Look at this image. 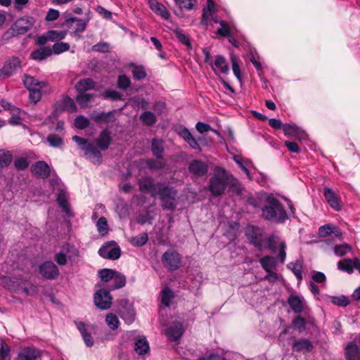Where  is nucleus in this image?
Returning a JSON list of instances; mask_svg holds the SVG:
<instances>
[{
	"label": "nucleus",
	"instance_id": "obj_25",
	"mask_svg": "<svg viewBox=\"0 0 360 360\" xmlns=\"http://www.w3.org/2000/svg\"><path fill=\"white\" fill-rule=\"evenodd\" d=\"M345 354L347 360H359L360 359V350L355 341L348 343L345 347Z\"/></svg>",
	"mask_w": 360,
	"mask_h": 360
},
{
	"label": "nucleus",
	"instance_id": "obj_57",
	"mask_svg": "<svg viewBox=\"0 0 360 360\" xmlns=\"http://www.w3.org/2000/svg\"><path fill=\"white\" fill-rule=\"evenodd\" d=\"M131 85L130 79L125 75H120L117 78V86L122 89H127Z\"/></svg>",
	"mask_w": 360,
	"mask_h": 360
},
{
	"label": "nucleus",
	"instance_id": "obj_13",
	"mask_svg": "<svg viewBox=\"0 0 360 360\" xmlns=\"http://www.w3.org/2000/svg\"><path fill=\"white\" fill-rule=\"evenodd\" d=\"M98 255L104 259L115 260L120 258L121 255V250L120 248L117 245L112 246V244L107 243L103 245L98 250Z\"/></svg>",
	"mask_w": 360,
	"mask_h": 360
},
{
	"label": "nucleus",
	"instance_id": "obj_60",
	"mask_svg": "<svg viewBox=\"0 0 360 360\" xmlns=\"http://www.w3.org/2000/svg\"><path fill=\"white\" fill-rule=\"evenodd\" d=\"M96 226H97L98 231L101 234L104 235V234L107 233V231L108 229V226L107 220L105 217H102L98 220Z\"/></svg>",
	"mask_w": 360,
	"mask_h": 360
},
{
	"label": "nucleus",
	"instance_id": "obj_41",
	"mask_svg": "<svg viewBox=\"0 0 360 360\" xmlns=\"http://www.w3.org/2000/svg\"><path fill=\"white\" fill-rule=\"evenodd\" d=\"M161 302L165 307H169L174 298L173 291L166 287L161 290Z\"/></svg>",
	"mask_w": 360,
	"mask_h": 360
},
{
	"label": "nucleus",
	"instance_id": "obj_15",
	"mask_svg": "<svg viewBox=\"0 0 360 360\" xmlns=\"http://www.w3.org/2000/svg\"><path fill=\"white\" fill-rule=\"evenodd\" d=\"M184 328L181 323L176 321L167 328L165 334L167 338L173 342L178 341L184 334Z\"/></svg>",
	"mask_w": 360,
	"mask_h": 360
},
{
	"label": "nucleus",
	"instance_id": "obj_56",
	"mask_svg": "<svg viewBox=\"0 0 360 360\" xmlns=\"http://www.w3.org/2000/svg\"><path fill=\"white\" fill-rule=\"evenodd\" d=\"M333 304L340 307H347L349 304V300L345 295L333 296L331 297Z\"/></svg>",
	"mask_w": 360,
	"mask_h": 360
},
{
	"label": "nucleus",
	"instance_id": "obj_43",
	"mask_svg": "<svg viewBox=\"0 0 360 360\" xmlns=\"http://www.w3.org/2000/svg\"><path fill=\"white\" fill-rule=\"evenodd\" d=\"M22 287L20 288V291L24 292L27 295H34L37 293L38 289L37 287L27 281V280L22 279Z\"/></svg>",
	"mask_w": 360,
	"mask_h": 360
},
{
	"label": "nucleus",
	"instance_id": "obj_29",
	"mask_svg": "<svg viewBox=\"0 0 360 360\" xmlns=\"http://www.w3.org/2000/svg\"><path fill=\"white\" fill-rule=\"evenodd\" d=\"M70 249H75L73 245L67 244L62 247L60 252L56 253L54 256V260L60 266H64L67 263V253Z\"/></svg>",
	"mask_w": 360,
	"mask_h": 360
},
{
	"label": "nucleus",
	"instance_id": "obj_16",
	"mask_svg": "<svg viewBox=\"0 0 360 360\" xmlns=\"http://www.w3.org/2000/svg\"><path fill=\"white\" fill-rule=\"evenodd\" d=\"M245 234L250 241L258 250L262 249L261 230L255 226H251L246 230Z\"/></svg>",
	"mask_w": 360,
	"mask_h": 360
},
{
	"label": "nucleus",
	"instance_id": "obj_22",
	"mask_svg": "<svg viewBox=\"0 0 360 360\" xmlns=\"http://www.w3.org/2000/svg\"><path fill=\"white\" fill-rule=\"evenodd\" d=\"M208 167L201 160H195L191 162L188 170L191 173L198 176H202L207 172Z\"/></svg>",
	"mask_w": 360,
	"mask_h": 360
},
{
	"label": "nucleus",
	"instance_id": "obj_30",
	"mask_svg": "<svg viewBox=\"0 0 360 360\" xmlns=\"http://www.w3.org/2000/svg\"><path fill=\"white\" fill-rule=\"evenodd\" d=\"M95 82L90 78L80 79L75 85L78 94L85 93L86 91L94 89Z\"/></svg>",
	"mask_w": 360,
	"mask_h": 360
},
{
	"label": "nucleus",
	"instance_id": "obj_4",
	"mask_svg": "<svg viewBox=\"0 0 360 360\" xmlns=\"http://www.w3.org/2000/svg\"><path fill=\"white\" fill-rule=\"evenodd\" d=\"M72 140L77 143L79 148L84 151V156L92 163L100 165L103 162V155L99 148L87 139L78 136H74Z\"/></svg>",
	"mask_w": 360,
	"mask_h": 360
},
{
	"label": "nucleus",
	"instance_id": "obj_33",
	"mask_svg": "<svg viewBox=\"0 0 360 360\" xmlns=\"http://www.w3.org/2000/svg\"><path fill=\"white\" fill-rule=\"evenodd\" d=\"M112 281V285L109 286V291L122 288L125 286L127 283L126 276L119 271H116V274H115V276Z\"/></svg>",
	"mask_w": 360,
	"mask_h": 360
},
{
	"label": "nucleus",
	"instance_id": "obj_7",
	"mask_svg": "<svg viewBox=\"0 0 360 360\" xmlns=\"http://www.w3.org/2000/svg\"><path fill=\"white\" fill-rule=\"evenodd\" d=\"M266 247L274 253L276 252L278 248L279 252L277 257L281 263H284L286 257V245L284 241L281 240L278 237L271 235L266 239Z\"/></svg>",
	"mask_w": 360,
	"mask_h": 360
},
{
	"label": "nucleus",
	"instance_id": "obj_8",
	"mask_svg": "<svg viewBox=\"0 0 360 360\" xmlns=\"http://www.w3.org/2000/svg\"><path fill=\"white\" fill-rule=\"evenodd\" d=\"M164 266L171 271L179 269L181 263L180 255L174 250H167L162 256Z\"/></svg>",
	"mask_w": 360,
	"mask_h": 360
},
{
	"label": "nucleus",
	"instance_id": "obj_38",
	"mask_svg": "<svg viewBox=\"0 0 360 360\" xmlns=\"http://www.w3.org/2000/svg\"><path fill=\"white\" fill-rule=\"evenodd\" d=\"M259 263L266 271H270L276 266V259L272 256H265L259 259Z\"/></svg>",
	"mask_w": 360,
	"mask_h": 360
},
{
	"label": "nucleus",
	"instance_id": "obj_36",
	"mask_svg": "<svg viewBox=\"0 0 360 360\" xmlns=\"http://www.w3.org/2000/svg\"><path fill=\"white\" fill-rule=\"evenodd\" d=\"M57 202L62 208L63 212H64L68 215H72L70 207L68 195L64 191H61L58 193L57 197Z\"/></svg>",
	"mask_w": 360,
	"mask_h": 360
},
{
	"label": "nucleus",
	"instance_id": "obj_14",
	"mask_svg": "<svg viewBox=\"0 0 360 360\" xmlns=\"http://www.w3.org/2000/svg\"><path fill=\"white\" fill-rule=\"evenodd\" d=\"M22 279L18 277L4 276L0 277V285L10 291L19 292Z\"/></svg>",
	"mask_w": 360,
	"mask_h": 360
},
{
	"label": "nucleus",
	"instance_id": "obj_39",
	"mask_svg": "<svg viewBox=\"0 0 360 360\" xmlns=\"http://www.w3.org/2000/svg\"><path fill=\"white\" fill-rule=\"evenodd\" d=\"M73 22H77L75 33H77V32H82L85 30L88 21L87 20L86 21L82 19H79L76 17H71L66 20V25H69Z\"/></svg>",
	"mask_w": 360,
	"mask_h": 360
},
{
	"label": "nucleus",
	"instance_id": "obj_3",
	"mask_svg": "<svg viewBox=\"0 0 360 360\" xmlns=\"http://www.w3.org/2000/svg\"><path fill=\"white\" fill-rule=\"evenodd\" d=\"M157 196L159 197L161 206L164 210H173L176 205L177 191L164 182H158Z\"/></svg>",
	"mask_w": 360,
	"mask_h": 360
},
{
	"label": "nucleus",
	"instance_id": "obj_51",
	"mask_svg": "<svg viewBox=\"0 0 360 360\" xmlns=\"http://www.w3.org/2000/svg\"><path fill=\"white\" fill-rule=\"evenodd\" d=\"M66 31L49 30L48 31V39L51 41H59L65 37Z\"/></svg>",
	"mask_w": 360,
	"mask_h": 360
},
{
	"label": "nucleus",
	"instance_id": "obj_35",
	"mask_svg": "<svg viewBox=\"0 0 360 360\" xmlns=\"http://www.w3.org/2000/svg\"><path fill=\"white\" fill-rule=\"evenodd\" d=\"M23 83L25 86L29 90L37 88H44L46 85L44 82H39L34 77L27 75H25L24 76Z\"/></svg>",
	"mask_w": 360,
	"mask_h": 360
},
{
	"label": "nucleus",
	"instance_id": "obj_46",
	"mask_svg": "<svg viewBox=\"0 0 360 360\" xmlns=\"http://www.w3.org/2000/svg\"><path fill=\"white\" fill-rule=\"evenodd\" d=\"M46 141L53 148H60L63 144V139L55 134H49L46 138Z\"/></svg>",
	"mask_w": 360,
	"mask_h": 360
},
{
	"label": "nucleus",
	"instance_id": "obj_9",
	"mask_svg": "<svg viewBox=\"0 0 360 360\" xmlns=\"http://www.w3.org/2000/svg\"><path fill=\"white\" fill-rule=\"evenodd\" d=\"M94 300L95 305L98 309L105 310L110 308L112 297L108 290L100 289L95 292Z\"/></svg>",
	"mask_w": 360,
	"mask_h": 360
},
{
	"label": "nucleus",
	"instance_id": "obj_11",
	"mask_svg": "<svg viewBox=\"0 0 360 360\" xmlns=\"http://www.w3.org/2000/svg\"><path fill=\"white\" fill-rule=\"evenodd\" d=\"M39 272L42 277L48 280H54L60 274L57 266L51 261H46L39 266Z\"/></svg>",
	"mask_w": 360,
	"mask_h": 360
},
{
	"label": "nucleus",
	"instance_id": "obj_24",
	"mask_svg": "<svg viewBox=\"0 0 360 360\" xmlns=\"http://www.w3.org/2000/svg\"><path fill=\"white\" fill-rule=\"evenodd\" d=\"M213 71L218 74L217 69H218L221 73L226 75L229 72V67L225 58L221 55L216 56L214 63H211Z\"/></svg>",
	"mask_w": 360,
	"mask_h": 360
},
{
	"label": "nucleus",
	"instance_id": "obj_49",
	"mask_svg": "<svg viewBox=\"0 0 360 360\" xmlns=\"http://www.w3.org/2000/svg\"><path fill=\"white\" fill-rule=\"evenodd\" d=\"M283 130L285 135L298 137L300 129L294 124H285L283 125Z\"/></svg>",
	"mask_w": 360,
	"mask_h": 360
},
{
	"label": "nucleus",
	"instance_id": "obj_31",
	"mask_svg": "<svg viewBox=\"0 0 360 360\" xmlns=\"http://www.w3.org/2000/svg\"><path fill=\"white\" fill-rule=\"evenodd\" d=\"M150 349L149 344L145 337L138 338L134 342V350L139 355H144L148 353Z\"/></svg>",
	"mask_w": 360,
	"mask_h": 360
},
{
	"label": "nucleus",
	"instance_id": "obj_28",
	"mask_svg": "<svg viewBox=\"0 0 360 360\" xmlns=\"http://www.w3.org/2000/svg\"><path fill=\"white\" fill-rule=\"evenodd\" d=\"M52 50L49 46H43L32 52L30 58L35 60H43L51 56Z\"/></svg>",
	"mask_w": 360,
	"mask_h": 360
},
{
	"label": "nucleus",
	"instance_id": "obj_40",
	"mask_svg": "<svg viewBox=\"0 0 360 360\" xmlns=\"http://www.w3.org/2000/svg\"><path fill=\"white\" fill-rule=\"evenodd\" d=\"M288 268L294 273L298 282L302 280V263L301 261L297 260L295 262H290L288 265Z\"/></svg>",
	"mask_w": 360,
	"mask_h": 360
},
{
	"label": "nucleus",
	"instance_id": "obj_64",
	"mask_svg": "<svg viewBox=\"0 0 360 360\" xmlns=\"http://www.w3.org/2000/svg\"><path fill=\"white\" fill-rule=\"evenodd\" d=\"M351 248L347 244H342L339 245H335L334 248L335 254L338 256L342 257L347 252L350 250Z\"/></svg>",
	"mask_w": 360,
	"mask_h": 360
},
{
	"label": "nucleus",
	"instance_id": "obj_63",
	"mask_svg": "<svg viewBox=\"0 0 360 360\" xmlns=\"http://www.w3.org/2000/svg\"><path fill=\"white\" fill-rule=\"evenodd\" d=\"M219 24L221 27L218 29L217 34L222 37H230L231 30L229 25L224 20H219Z\"/></svg>",
	"mask_w": 360,
	"mask_h": 360
},
{
	"label": "nucleus",
	"instance_id": "obj_2",
	"mask_svg": "<svg viewBox=\"0 0 360 360\" xmlns=\"http://www.w3.org/2000/svg\"><path fill=\"white\" fill-rule=\"evenodd\" d=\"M262 216L267 221L284 223L288 219V214L281 202L274 195H268L265 205L262 208Z\"/></svg>",
	"mask_w": 360,
	"mask_h": 360
},
{
	"label": "nucleus",
	"instance_id": "obj_61",
	"mask_svg": "<svg viewBox=\"0 0 360 360\" xmlns=\"http://www.w3.org/2000/svg\"><path fill=\"white\" fill-rule=\"evenodd\" d=\"M334 230H337V227L326 224L319 228V233L322 237L329 236L330 233H334Z\"/></svg>",
	"mask_w": 360,
	"mask_h": 360
},
{
	"label": "nucleus",
	"instance_id": "obj_1",
	"mask_svg": "<svg viewBox=\"0 0 360 360\" xmlns=\"http://www.w3.org/2000/svg\"><path fill=\"white\" fill-rule=\"evenodd\" d=\"M237 194L242 191L240 183L230 172L221 167H216L213 176L210 179L209 190L213 196L223 194L226 188Z\"/></svg>",
	"mask_w": 360,
	"mask_h": 360
},
{
	"label": "nucleus",
	"instance_id": "obj_20",
	"mask_svg": "<svg viewBox=\"0 0 360 360\" xmlns=\"http://www.w3.org/2000/svg\"><path fill=\"white\" fill-rule=\"evenodd\" d=\"M112 139L111 136V132L109 129H105L102 130L98 138L96 139V143L98 147L101 150H106L112 143Z\"/></svg>",
	"mask_w": 360,
	"mask_h": 360
},
{
	"label": "nucleus",
	"instance_id": "obj_47",
	"mask_svg": "<svg viewBox=\"0 0 360 360\" xmlns=\"http://www.w3.org/2000/svg\"><path fill=\"white\" fill-rule=\"evenodd\" d=\"M12 162V155L8 150H0V167H4Z\"/></svg>",
	"mask_w": 360,
	"mask_h": 360
},
{
	"label": "nucleus",
	"instance_id": "obj_54",
	"mask_svg": "<svg viewBox=\"0 0 360 360\" xmlns=\"http://www.w3.org/2000/svg\"><path fill=\"white\" fill-rule=\"evenodd\" d=\"M146 165L151 170H160L165 167V164L158 159H150L146 162Z\"/></svg>",
	"mask_w": 360,
	"mask_h": 360
},
{
	"label": "nucleus",
	"instance_id": "obj_12",
	"mask_svg": "<svg viewBox=\"0 0 360 360\" xmlns=\"http://www.w3.org/2000/svg\"><path fill=\"white\" fill-rule=\"evenodd\" d=\"M138 184L141 192L150 193L153 198L157 197L158 183H155L152 177H142L139 180Z\"/></svg>",
	"mask_w": 360,
	"mask_h": 360
},
{
	"label": "nucleus",
	"instance_id": "obj_59",
	"mask_svg": "<svg viewBox=\"0 0 360 360\" xmlns=\"http://www.w3.org/2000/svg\"><path fill=\"white\" fill-rule=\"evenodd\" d=\"M89 125V121L84 116H78L75 119V126L79 129H84Z\"/></svg>",
	"mask_w": 360,
	"mask_h": 360
},
{
	"label": "nucleus",
	"instance_id": "obj_34",
	"mask_svg": "<svg viewBox=\"0 0 360 360\" xmlns=\"http://www.w3.org/2000/svg\"><path fill=\"white\" fill-rule=\"evenodd\" d=\"M129 67L131 68V73L135 80L141 81L146 77L147 73L144 66L131 63Z\"/></svg>",
	"mask_w": 360,
	"mask_h": 360
},
{
	"label": "nucleus",
	"instance_id": "obj_27",
	"mask_svg": "<svg viewBox=\"0 0 360 360\" xmlns=\"http://www.w3.org/2000/svg\"><path fill=\"white\" fill-rule=\"evenodd\" d=\"M151 151L156 159H162L164 153V141L162 139H153L151 141Z\"/></svg>",
	"mask_w": 360,
	"mask_h": 360
},
{
	"label": "nucleus",
	"instance_id": "obj_55",
	"mask_svg": "<svg viewBox=\"0 0 360 360\" xmlns=\"http://www.w3.org/2000/svg\"><path fill=\"white\" fill-rule=\"evenodd\" d=\"M102 96L104 99H111L112 101L122 100V94L115 90H106L103 93Z\"/></svg>",
	"mask_w": 360,
	"mask_h": 360
},
{
	"label": "nucleus",
	"instance_id": "obj_26",
	"mask_svg": "<svg viewBox=\"0 0 360 360\" xmlns=\"http://www.w3.org/2000/svg\"><path fill=\"white\" fill-rule=\"evenodd\" d=\"M288 303L295 313L299 314L303 311V302L298 295H290L288 299Z\"/></svg>",
	"mask_w": 360,
	"mask_h": 360
},
{
	"label": "nucleus",
	"instance_id": "obj_18",
	"mask_svg": "<svg viewBox=\"0 0 360 360\" xmlns=\"http://www.w3.org/2000/svg\"><path fill=\"white\" fill-rule=\"evenodd\" d=\"M148 4L151 11L156 15L160 16L164 20H169L171 14L162 3L157 0H148Z\"/></svg>",
	"mask_w": 360,
	"mask_h": 360
},
{
	"label": "nucleus",
	"instance_id": "obj_6",
	"mask_svg": "<svg viewBox=\"0 0 360 360\" xmlns=\"http://www.w3.org/2000/svg\"><path fill=\"white\" fill-rule=\"evenodd\" d=\"M22 68V60L17 56L8 58L0 69V79L14 75Z\"/></svg>",
	"mask_w": 360,
	"mask_h": 360
},
{
	"label": "nucleus",
	"instance_id": "obj_52",
	"mask_svg": "<svg viewBox=\"0 0 360 360\" xmlns=\"http://www.w3.org/2000/svg\"><path fill=\"white\" fill-rule=\"evenodd\" d=\"M338 267L341 271L351 274L353 272L352 260L349 259H345L342 261H340L338 263Z\"/></svg>",
	"mask_w": 360,
	"mask_h": 360
},
{
	"label": "nucleus",
	"instance_id": "obj_17",
	"mask_svg": "<svg viewBox=\"0 0 360 360\" xmlns=\"http://www.w3.org/2000/svg\"><path fill=\"white\" fill-rule=\"evenodd\" d=\"M32 173L37 178L46 179L50 176V167L45 161H38L31 167Z\"/></svg>",
	"mask_w": 360,
	"mask_h": 360
},
{
	"label": "nucleus",
	"instance_id": "obj_37",
	"mask_svg": "<svg viewBox=\"0 0 360 360\" xmlns=\"http://www.w3.org/2000/svg\"><path fill=\"white\" fill-rule=\"evenodd\" d=\"M94 96V94L86 93L78 94L76 96V101L81 108H86L90 106Z\"/></svg>",
	"mask_w": 360,
	"mask_h": 360
},
{
	"label": "nucleus",
	"instance_id": "obj_32",
	"mask_svg": "<svg viewBox=\"0 0 360 360\" xmlns=\"http://www.w3.org/2000/svg\"><path fill=\"white\" fill-rule=\"evenodd\" d=\"M37 351L34 347H25L18 354L16 360H37Z\"/></svg>",
	"mask_w": 360,
	"mask_h": 360
},
{
	"label": "nucleus",
	"instance_id": "obj_21",
	"mask_svg": "<svg viewBox=\"0 0 360 360\" xmlns=\"http://www.w3.org/2000/svg\"><path fill=\"white\" fill-rule=\"evenodd\" d=\"M323 195L329 204V205L336 211H339L342 208L341 200L339 197L335 194L333 189L330 188H325L323 191Z\"/></svg>",
	"mask_w": 360,
	"mask_h": 360
},
{
	"label": "nucleus",
	"instance_id": "obj_45",
	"mask_svg": "<svg viewBox=\"0 0 360 360\" xmlns=\"http://www.w3.org/2000/svg\"><path fill=\"white\" fill-rule=\"evenodd\" d=\"M148 240V233L144 232L130 239V243L136 247H141L146 244Z\"/></svg>",
	"mask_w": 360,
	"mask_h": 360
},
{
	"label": "nucleus",
	"instance_id": "obj_23",
	"mask_svg": "<svg viewBox=\"0 0 360 360\" xmlns=\"http://www.w3.org/2000/svg\"><path fill=\"white\" fill-rule=\"evenodd\" d=\"M292 349L297 352H309L313 349L312 343L307 339L295 340L292 345Z\"/></svg>",
	"mask_w": 360,
	"mask_h": 360
},
{
	"label": "nucleus",
	"instance_id": "obj_10",
	"mask_svg": "<svg viewBox=\"0 0 360 360\" xmlns=\"http://www.w3.org/2000/svg\"><path fill=\"white\" fill-rule=\"evenodd\" d=\"M119 314L120 317L127 323L134 321L135 311L132 304L127 299H122L119 302Z\"/></svg>",
	"mask_w": 360,
	"mask_h": 360
},
{
	"label": "nucleus",
	"instance_id": "obj_62",
	"mask_svg": "<svg viewBox=\"0 0 360 360\" xmlns=\"http://www.w3.org/2000/svg\"><path fill=\"white\" fill-rule=\"evenodd\" d=\"M14 166L18 170H24L29 166V162L25 158H18L14 161Z\"/></svg>",
	"mask_w": 360,
	"mask_h": 360
},
{
	"label": "nucleus",
	"instance_id": "obj_53",
	"mask_svg": "<svg viewBox=\"0 0 360 360\" xmlns=\"http://www.w3.org/2000/svg\"><path fill=\"white\" fill-rule=\"evenodd\" d=\"M70 49V45L65 42H56L53 45L52 53L60 54Z\"/></svg>",
	"mask_w": 360,
	"mask_h": 360
},
{
	"label": "nucleus",
	"instance_id": "obj_42",
	"mask_svg": "<svg viewBox=\"0 0 360 360\" xmlns=\"http://www.w3.org/2000/svg\"><path fill=\"white\" fill-rule=\"evenodd\" d=\"M141 121L146 126H153L157 122L155 115L150 111H145L140 115Z\"/></svg>",
	"mask_w": 360,
	"mask_h": 360
},
{
	"label": "nucleus",
	"instance_id": "obj_44",
	"mask_svg": "<svg viewBox=\"0 0 360 360\" xmlns=\"http://www.w3.org/2000/svg\"><path fill=\"white\" fill-rule=\"evenodd\" d=\"M116 271H117L111 269H103L99 270L98 276L102 282L108 283L113 279Z\"/></svg>",
	"mask_w": 360,
	"mask_h": 360
},
{
	"label": "nucleus",
	"instance_id": "obj_50",
	"mask_svg": "<svg viewBox=\"0 0 360 360\" xmlns=\"http://www.w3.org/2000/svg\"><path fill=\"white\" fill-rule=\"evenodd\" d=\"M174 35L176 38L181 42L183 44L186 45L188 48L191 49L192 47L190 39L187 35L182 32L179 29H176L174 31Z\"/></svg>",
	"mask_w": 360,
	"mask_h": 360
},
{
	"label": "nucleus",
	"instance_id": "obj_58",
	"mask_svg": "<svg viewBox=\"0 0 360 360\" xmlns=\"http://www.w3.org/2000/svg\"><path fill=\"white\" fill-rule=\"evenodd\" d=\"M63 108L70 112H76L77 108L73 99L66 97L63 101Z\"/></svg>",
	"mask_w": 360,
	"mask_h": 360
},
{
	"label": "nucleus",
	"instance_id": "obj_48",
	"mask_svg": "<svg viewBox=\"0 0 360 360\" xmlns=\"http://www.w3.org/2000/svg\"><path fill=\"white\" fill-rule=\"evenodd\" d=\"M105 322L108 327L112 330L117 329L120 325L117 316L112 313H109L106 315Z\"/></svg>",
	"mask_w": 360,
	"mask_h": 360
},
{
	"label": "nucleus",
	"instance_id": "obj_19",
	"mask_svg": "<svg viewBox=\"0 0 360 360\" xmlns=\"http://www.w3.org/2000/svg\"><path fill=\"white\" fill-rule=\"evenodd\" d=\"M115 111L105 112H94L91 114L90 118L96 123L109 124L115 121Z\"/></svg>",
	"mask_w": 360,
	"mask_h": 360
},
{
	"label": "nucleus",
	"instance_id": "obj_5",
	"mask_svg": "<svg viewBox=\"0 0 360 360\" xmlns=\"http://www.w3.org/2000/svg\"><path fill=\"white\" fill-rule=\"evenodd\" d=\"M35 23V19L32 16H23L20 18L11 25L7 34L14 37L27 33Z\"/></svg>",
	"mask_w": 360,
	"mask_h": 360
}]
</instances>
